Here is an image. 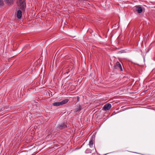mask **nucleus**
<instances>
[{"mask_svg": "<svg viewBox=\"0 0 155 155\" xmlns=\"http://www.w3.org/2000/svg\"><path fill=\"white\" fill-rule=\"evenodd\" d=\"M95 153H93L92 155H95Z\"/></svg>", "mask_w": 155, "mask_h": 155, "instance_id": "14", "label": "nucleus"}, {"mask_svg": "<svg viewBox=\"0 0 155 155\" xmlns=\"http://www.w3.org/2000/svg\"><path fill=\"white\" fill-rule=\"evenodd\" d=\"M82 109L81 107V105H79L78 107L76 108L75 109V111L77 112L78 111H80Z\"/></svg>", "mask_w": 155, "mask_h": 155, "instance_id": "10", "label": "nucleus"}, {"mask_svg": "<svg viewBox=\"0 0 155 155\" xmlns=\"http://www.w3.org/2000/svg\"><path fill=\"white\" fill-rule=\"evenodd\" d=\"M67 127V125L65 123H61L60 124L58 125L56 127L57 130H59L62 129Z\"/></svg>", "mask_w": 155, "mask_h": 155, "instance_id": "3", "label": "nucleus"}, {"mask_svg": "<svg viewBox=\"0 0 155 155\" xmlns=\"http://www.w3.org/2000/svg\"><path fill=\"white\" fill-rule=\"evenodd\" d=\"M90 151H91V150H90V149H87L86 150L85 152H86V153H89V152H91Z\"/></svg>", "mask_w": 155, "mask_h": 155, "instance_id": "13", "label": "nucleus"}, {"mask_svg": "<svg viewBox=\"0 0 155 155\" xmlns=\"http://www.w3.org/2000/svg\"><path fill=\"white\" fill-rule=\"evenodd\" d=\"M6 4L8 5H12L13 4L14 0H4Z\"/></svg>", "mask_w": 155, "mask_h": 155, "instance_id": "6", "label": "nucleus"}, {"mask_svg": "<svg viewBox=\"0 0 155 155\" xmlns=\"http://www.w3.org/2000/svg\"><path fill=\"white\" fill-rule=\"evenodd\" d=\"M114 68L117 69H119L120 71H123V69L120 63L119 62H117L114 66Z\"/></svg>", "mask_w": 155, "mask_h": 155, "instance_id": "4", "label": "nucleus"}, {"mask_svg": "<svg viewBox=\"0 0 155 155\" xmlns=\"http://www.w3.org/2000/svg\"><path fill=\"white\" fill-rule=\"evenodd\" d=\"M69 99H66L64 100H63L61 102H58L53 103L52 104V105L55 106H61L67 103Z\"/></svg>", "mask_w": 155, "mask_h": 155, "instance_id": "1", "label": "nucleus"}, {"mask_svg": "<svg viewBox=\"0 0 155 155\" xmlns=\"http://www.w3.org/2000/svg\"><path fill=\"white\" fill-rule=\"evenodd\" d=\"M19 5L20 8L23 10L26 7V3L25 0H19Z\"/></svg>", "mask_w": 155, "mask_h": 155, "instance_id": "2", "label": "nucleus"}, {"mask_svg": "<svg viewBox=\"0 0 155 155\" xmlns=\"http://www.w3.org/2000/svg\"><path fill=\"white\" fill-rule=\"evenodd\" d=\"M111 105L110 104H107L104 105L103 107V109L105 111L109 110L111 108Z\"/></svg>", "mask_w": 155, "mask_h": 155, "instance_id": "5", "label": "nucleus"}, {"mask_svg": "<svg viewBox=\"0 0 155 155\" xmlns=\"http://www.w3.org/2000/svg\"><path fill=\"white\" fill-rule=\"evenodd\" d=\"M22 15V12L21 10H19L17 12V17L18 19L21 18Z\"/></svg>", "mask_w": 155, "mask_h": 155, "instance_id": "7", "label": "nucleus"}, {"mask_svg": "<svg viewBox=\"0 0 155 155\" xmlns=\"http://www.w3.org/2000/svg\"><path fill=\"white\" fill-rule=\"evenodd\" d=\"M76 99H77V102H78L79 101L80 97L78 96L76 97H74L73 99L75 100Z\"/></svg>", "mask_w": 155, "mask_h": 155, "instance_id": "11", "label": "nucleus"}, {"mask_svg": "<svg viewBox=\"0 0 155 155\" xmlns=\"http://www.w3.org/2000/svg\"><path fill=\"white\" fill-rule=\"evenodd\" d=\"M136 10L139 13H141L143 11L142 8L141 7H137Z\"/></svg>", "mask_w": 155, "mask_h": 155, "instance_id": "9", "label": "nucleus"}, {"mask_svg": "<svg viewBox=\"0 0 155 155\" xmlns=\"http://www.w3.org/2000/svg\"><path fill=\"white\" fill-rule=\"evenodd\" d=\"M3 4V0H0V5H2Z\"/></svg>", "mask_w": 155, "mask_h": 155, "instance_id": "12", "label": "nucleus"}, {"mask_svg": "<svg viewBox=\"0 0 155 155\" xmlns=\"http://www.w3.org/2000/svg\"><path fill=\"white\" fill-rule=\"evenodd\" d=\"M94 142V138H91L90 140L89 143V146L91 148L93 147Z\"/></svg>", "mask_w": 155, "mask_h": 155, "instance_id": "8", "label": "nucleus"}]
</instances>
